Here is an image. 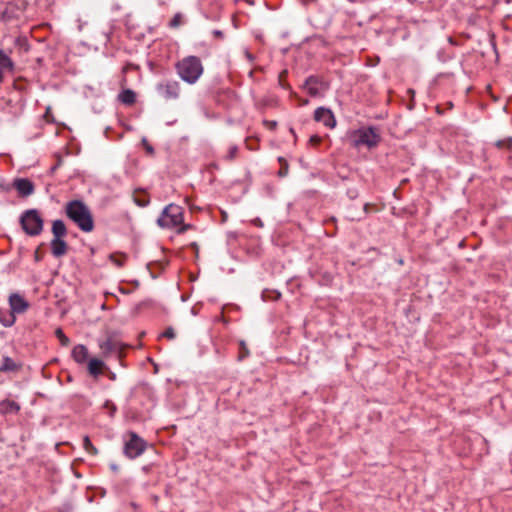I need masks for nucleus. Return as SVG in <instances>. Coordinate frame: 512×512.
Returning <instances> with one entry per match:
<instances>
[{
  "label": "nucleus",
  "mask_w": 512,
  "mask_h": 512,
  "mask_svg": "<svg viewBox=\"0 0 512 512\" xmlns=\"http://www.w3.org/2000/svg\"><path fill=\"white\" fill-rule=\"evenodd\" d=\"M104 367V362L93 358L88 363V371L94 377L99 376L102 373V368Z\"/></svg>",
  "instance_id": "f3484780"
},
{
  "label": "nucleus",
  "mask_w": 512,
  "mask_h": 512,
  "mask_svg": "<svg viewBox=\"0 0 512 512\" xmlns=\"http://www.w3.org/2000/svg\"><path fill=\"white\" fill-rule=\"evenodd\" d=\"M181 24H182V15H181V13H177L171 19L169 26L171 28H178Z\"/></svg>",
  "instance_id": "bb28decb"
},
{
  "label": "nucleus",
  "mask_w": 512,
  "mask_h": 512,
  "mask_svg": "<svg viewBox=\"0 0 512 512\" xmlns=\"http://www.w3.org/2000/svg\"><path fill=\"white\" fill-rule=\"evenodd\" d=\"M119 100L127 105H132L136 101V94L130 89L123 90L119 94Z\"/></svg>",
  "instance_id": "6ab92c4d"
},
{
  "label": "nucleus",
  "mask_w": 512,
  "mask_h": 512,
  "mask_svg": "<svg viewBox=\"0 0 512 512\" xmlns=\"http://www.w3.org/2000/svg\"><path fill=\"white\" fill-rule=\"evenodd\" d=\"M65 214L83 232L94 229V220L89 207L82 200H72L65 204Z\"/></svg>",
  "instance_id": "f257e3e1"
},
{
  "label": "nucleus",
  "mask_w": 512,
  "mask_h": 512,
  "mask_svg": "<svg viewBox=\"0 0 512 512\" xmlns=\"http://www.w3.org/2000/svg\"><path fill=\"white\" fill-rule=\"evenodd\" d=\"M309 103L308 99H304L302 102H301V105H307Z\"/></svg>",
  "instance_id": "ea45409f"
},
{
  "label": "nucleus",
  "mask_w": 512,
  "mask_h": 512,
  "mask_svg": "<svg viewBox=\"0 0 512 512\" xmlns=\"http://www.w3.org/2000/svg\"><path fill=\"white\" fill-rule=\"evenodd\" d=\"M99 347L103 356H107L112 353L120 354L122 351V344L112 337H108L106 340L100 341Z\"/></svg>",
  "instance_id": "1a4fd4ad"
},
{
  "label": "nucleus",
  "mask_w": 512,
  "mask_h": 512,
  "mask_svg": "<svg viewBox=\"0 0 512 512\" xmlns=\"http://www.w3.org/2000/svg\"><path fill=\"white\" fill-rule=\"evenodd\" d=\"M213 34H214L216 37H223V32H222V31H220V30H215V31L213 32Z\"/></svg>",
  "instance_id": "c9c22d12"
},
{
  "label": "nucleus",
  "mask_w": 512,
  "mask_h": 512,
  "mask_svg": "<svg viewBox=\"0 0 512 512\" xmlns=\"http://www.w3.org/2000/svg\"><path fill=\"white\" fill-rule=\"evenodd\" d=\"M129 436L130 439L125 443L124 446V454L128 458L134 459L144 452L146 448V442L134 432H130Z\"/></svg>",
  "instance_id": "423d86ee"
},
{
  "label": "nucleus",
  "mask_w": 512,
  "mask_h": 512,
  "mask_svg": "<svg viewBox=\"0 0 512 512\" xmlns=\"http://www.w3.org/2000/svg\"><path fill=\"white\" fill-rule=\"evenodd\" d=\"M55 334L62 346H68L70 344L69 338L64 334L61 328L56 329Z\"/></svg>",
  "instance_id": "393cba45"
},
{
  "label": "nucleus",
  "mask_w": 512,
  "mask_h": 512,
  "mask_svg": "<svg viewBox=\"0 0 512 512\" xmlns=\"http://www.w3.org/2000/svg\"><path fill=\"white\" fill-rule=\"evenodd\" d=\"M237 152H238V148H237L236 146H232V147L229 149L228 154H227V156H226V157H227L229 160H232V159H234V158H235V156H236Z\"/></svg>",
  "instance_id": "c85d7f7f"
},
{
  "label": "nucleus",
  "mask_w": 512,
  "mask_h": 512,
  "mask_svg": "<svg viewBox=\"0 0 512 512\" xmlns=\"http://www.w3.org/2000/svg\"><path fill=\"white\" fill-rule=\"evenodd\" d=\"M279 162L281 163V169L279 170L278 172V175L280 177H285L287 174H288V163L287 161L282 158V157H279Z\"/></svg>",
  "instance_id": "a878e982"
},
{
  "label": "nucleus",
  "mask_w": 512,
  "mask_h": 512,
  "mask_svg": "<svg viewBox=\"0 0 512 512\" xmlns=\"http://www.w3.org/2000/svg\"><path fill=\"white\" fill-rule=\"evenodd\" d=\"M281 294L278 291H269L265 290L262 293V298L264 300H277L279 299Z\"/></svg>",
  "instance_id": "b1692460"
},
{
  "label": "nucleus",
  "mask_w": 512,
  "mask_h": 512,
  "mask_svg": "<svg viewBox=\"0 0 512 512\" xmlns=\"http://www.w3.org/2000/svg\"><path fill=\"white\" fill-rule=\"evenodd\" d=\"M245 55L247 56V58H248L250 61H252V60H253V56H252L248 51H246V52H245Z\"/></svg>",
  "instance_id": "4c0bfd02"
},
{
  "label": "nucleus",
  "mask_w": 512,
  "mask_h": 512,
  "mask_svg": "<svg viewBox=\"0 0 512 512\" xmlns=\"http://www.w3.org/2000/svg\"><path fill=\"white\" fill-rule=\"evenodd\" d=\"M496 147L500 148V149H509L511 150L512 149V137H507L505 139H502V140H498L496 143H495Z\"/></svg>",
  "instance_id": "5701e85b"
},
{
  "label": "nucleus",
  "mask_w": 512,
  "mask_h": 512,
  "mask_svg": "<svg viewBox=\"0 0 512 512\" xmlns=\"http://www.w3.org/2000/svg\"><path fill=\"white\" fill-rule=\"evenodd\" d=\"M83 447L91 455L98 454L97 448L93 446V444L91 443L90 438L88 436H84V438H83Z\"/></svg>",
  "instance_id": "4be33fe9"
},
{
  "label": "nucleus",
  "mask_w": 512,
  "mask_h": 512,
  "mask_svg": "<svg viewBox=\"0 0 512 512\" xmlns=\"http://www.w3.org/2000/svg\"><path fill=\"white\" fill-rule=\"evenodd\" d=\"M105 407L109 409L110 415L113 416L116 411V406L112 402L106 401Z\"/></svg>",
  "instance_id": "7c9ffc66"
},
{
  "label": "nucleus",
  "mask_w": 512,
  "mask_h": 512,
  "mask_svg": "<svg viewBox=\"0 0 512 512\" xmlns=\"http://www.w3.org/2000/svg\"><path fill=\"white\" fill-rule=\"evenodd\" d=\"M20 366L10 357H4L0 365V372H14L19 370Z\"/></svg>",
  "instance_id": "a211bd4d"
},
{
  "label": "nucleus",
  "mask_w": 512,
  "mask_h": 512,
  "mask_svg": "<svg viewBox=\"0 0 512 512\" xmlns=\"http://www.w3.org/2000/svg\"><path fill=\"white\" fill-rule=\"evenodd\" d=\"M183 218L184 217L182 207L175 204H169L163 210L161 216L157 220V223L159 226L163 228H173L180 226L178 232L184 233L189 228H191V225H182Z\"/></svg>",
  "instance_id": "7ed1b4c3"
},
{
  "label": "nucleus",
  "mask_w": 512,
  "mask_h": 512,
  "mask_svg": "<svg viewBox=\"0 0 512 512\" xmlns=\"http://www.w3.org/2000/svg\"><path fill=\"white\" fill-rule=\"evenodd\" d=\"M20 223L26 234L29 236H37L43 230V219L36 209L26 210L21 218Z\"/></svg>",
  "instance_id": "20e7f679"
},
{
  "label": "nucleus",
  "mask_w": 512,
  "mask_h": 512,
  "mask_svg": "<svg viewBox=\"0 0 512 512\" xmlns=\"http://www.w3.org/2000/svg\"><path fill=\"white\" fill-rule=\"evenodd\" d=\"M20 410V405L12 400L5 399L0 402V413L15 414Z\"/></svg>",
  "instance_id": "ddd939ff"
},
{
  "label": "nucleus",
  "mask_w": 512,
  "mask_h": 512,
  "mask_svg": "<svg viewBox=\"0 0 512 512\" xmlns=\"http://www.w3.org/2000/svg\"><path fill=\"white\" fill-rule=\"evenodd\" d=\"M3 15L4 16H8V17H11V16H16L15 13H14V10H13V6L11 4H9L5 10L3 11Z\"/></svg>",
  "instance_id": "c756f323"
},
{
  "label": "nucleus",
  "mask_w": 512,
  "mask_h": 512,
  "mask_svg": "<svg viewBox=\"0 0 512 512\" xmlns=\"http://www.w3.org/2000/svg\"><path fill=\"white\" fill-rule=\"evenodd\" d=\"M35 260L36 261H40L41 260V257L39 255V251L38 250H36V252H35Z\"/></svg>",
  "instance_id": "e433bc0d"
},
{
  "label": "nucleus",
  "mask_w": 512,
  "mask_h": 512,
  "mask_svg": "<svg viewBox=\"0 0 512 512\" xmlns=\"http://www.w3.org/2000/svg\"><path fill=\"white\" fill-rule=\"evenodd\" d=\"M0 68L2 69H8L10 71L14 68V63L11 60V58L0 49Z\"/></svg>",
  "instance_id": "aec40b11"
},
{
  "label": "nucleus",
  "mask_w": 512,
  "mask_h": 512,
  "mask_svg": "<svg viewBox=\"0 0 512 512\" xmlns=\"http://www.w3.org/2000/svg\"><path fill=\"white\" fill-rule=\"evenodd\" d=\"M142 143L146 149V151L149 153V154H153L154 153V149L151 145L148 144L147 140L145 138L142 139Z\"/></svg>",
  "instance_id": "473e14b6"
},
{
  "label": "nucleus",
  "mask_w": 512,
  "mask_h": 512,
  "mask_svg": "<svg viewBox=\"0 0 512 512\" xmlns=\"http://www.w3.org/2000/svg\"><path fill=\"white\" fill-rule=\"evenodd\" d=\"M16 321L15 313H13L11 310L7 313H2L0 316V322L5 327L12 326Z\"/></svg>",
  "instance_id": "412c9836"
},
{
  "label": "nucleus",
  "mask_w": 512,
  "mask_h": 512,
  "mask_svg": "<svg viewBox=\"0 0 512 512\" xmlns=\"http://www.w3.org/2000/svg\"><path fill=\"white\" fill-rule=\"evenodd\" d=\"M156 90L166 100L177 99L180 95V84L175 80H167L158 83Z\"/></svg>",
  "instance_id": "0eeeda50"
},
{
  "label": "nucleus",
  "mask_w": 512,
  "mask_h": 512,
  "mask_svg": "<svg viewBox=\"0 0 512 512\" xmlns=\"http://www.w3.org/2000/svg\"><path fill=\"white\" fill-rule=\"evenodd\" d=\"M52 233L54 238H63L67 234L65 223L62 220H55L52 223Z\"/></svg>",
  "instance_id": "dca6fc26"
},
{
  "label": "nucleus",
  "mask_w": 512,
  "mask_h": 512,
  "mask_svg": "<svg viewBox=\"0 0 512 512\" xmlns=\"http://www.w3.org/2000/svg\"><path fill=\"white\" fill-rule=\"evenodd\" d=\"M72 357L77 363H84L88 358V350L84 345H76L72 350Z\"/></svg>",
  "instance_id": "2eb2a0df"
},
{
  "label": "nucleus",
  "mask_w": 512,
  "mask_h": 512,
  "mask_svg": "<svg viewBox=\"0 0 512 512\" xmlns=\"http://www.w3.org/2000/svg\"><path fill=\"white\" fill-rule=\"evenodd\" d=\"M10 310L13 313H24L29 308V303L18 293H12L9 296Z\"/></svg>",
  "instance_id": "9d476101"
},
{
  "label": "nucleus",
  "mask_w": 512,
  "mask_h": 512,
  "mask_svg": "<svg viewBox=\"0 0 512 512\" xmlns=\"http://www.w3.org/2000/svg\"><path fill=\"white\" fill-rule=\"evenodd\" d=\"M111 469H112L113 471H118V466H117V465H115V464H112V465H111Z\"/></svg>",
  "instance_id": "58836bf2"
},
{
  "label": "nucleus",
  "mask_w": 512,
  "mask_h": 512,
  "mask_svg": "<svg viewBox=\"0 0 512 512\" xmlns=\"http://www.w3.org/2000/svg\"><path fill=\"white\" fill-rule=\"evenodd\" d=\"M13 187L23 197L30 196L34 192V184L27 178H16L13 181Z\"/></svg>",
  "instance_id": "9b49d317"
},
{
  "label": "nucleus",
  "mask_w": 512,
  "mask_h": 512,
  "mask_svg": "<svg viewBox=\"0 0 512 512\" xmlns=\"http://www.w3.org/2000/svg\"><path fill=\"white\" fill-rule=\"evenodd\" d=\"M380 141L377 130L373 127L362 128L354 132L352 137L353 146H367L369 148L376 146Z\"/></svg>",
  "instance_id": "39448f33"
},
{
  "label": "nucleus",
  "mask_w": 512,
  "mask_h": 512,
  "mask_svg": "<svg viewBox=\"0 0 512 512\" xmlns=\"http://www.w3.org/2000/svg\"><path fill=\"white\" fill-rule=\"evenodd\" d=\"M163 337H166L170 340L176 337L175 331L172 327H168L165 332L162 334Z\"/></svg>",
  "instance_id": "cd10ccee"
},
{
  "label": "nucleus",
  "mask_w": 512,
  "mask_h": 512,
  "mask_svg": "<svg viewBox=\"0 0 512 512\" xmlns=\"http://www.w3.org/2000/svg\"><path fill=\"white\" fill-rule=\"evenodd\" d=\"M67 243L62 238H53L51 241V251L55 257H61L67 253Z\"/></svg>",
  "instance_id": "f8f14e48"
},
{
  "label": "nucleus",
  "mask_w": 512,
  "mask_h": 512,
  "mask_svg": "<svg viewBox=\"0 0 512 512\" xmlns=\"http://www.w3.org/2000/svg\"><path fill=\"white\" fill-rule=\"evenodd\" d=\"M179 77L188 84H194L203 74V65L196 56H187L175 65Z\"/></svg>",
  "instance_id": "f03ea898"
},
{
  "label": "nucleus",
  "mask_w": 512,
  "mask_h": 512,
  "mask_svg": "<svg viewBox=\"0 0 512 512\" xmlns=\"http://www.w3.org/2000/svg\"><path fill=\"white\" fill-rule=\"evenodd\" d=\"M110 259L117 265L118 267H122L124 265V260L116 258L114 255H110Z\"/></svg>",
  "instance_id": "72a5a7b5"
},
{
  "label": "nucleus",
  "mask_w": 512,
  "mask_h": 512,
  "mask_svg": "<svg viewBox=\"0 0 512 512\" xmlns=\"http://www.w3.org/2000/svg\"><path fill=\"white\" fill-rule=\"evenodd\" d=\"M321 141V138L317 135H313L310 137L309 142L311 144H318Z\"/></svg>",
  "instance_id": "f704fd0d"
},
{
  "label": "nucleus",
  "mask_w": 512,
  "mask_h": 512,
  "mask_svg": "<svg viewBox=\"0 0 512 512\" xmlns=\"http://www.w3.org/2000/svg\"><path fill=\"white\" fill-rule=\"evenodd\" d=\"M264 125L270 130H274L277 127L276 121L265 120Z\"/></svg>",
  "instance_id": "2f4dec72"
},
{
  "label": "nucleus",
  "mask_w": 512,
  "mask_h": 512,
  "mask_svg": "<svg viewBox=\"0 0 512 512\" xmlns=\"http://www.w3.org/2000/svg\"><path fill=\"white\" fill-rule=\"evenodd\" d=\"M314 120L323 123L328 128L336 126V119L333 112L325 107H319L315 110Z\"/></svg>",
  "instance_id": "6e6552de"
},
{
  "label": "nucleus",
  "mask_w": 512,
  "mask_h": 512,
  "mask_svg": "<svg viewBox=\"0 0 512 512\" xmlns=\"http://www.w3.org/2000/svg\"><path fill=\"white\" fill-rule=\"evenodd\" d=\"M320 84V81L317 77L310 76L306 79L304 87L307 89V92L309 95L316 97L320 95V91L318 88V85Z\"/></svg>",
  "instance_id": "4468645a"
}]
</instances>
